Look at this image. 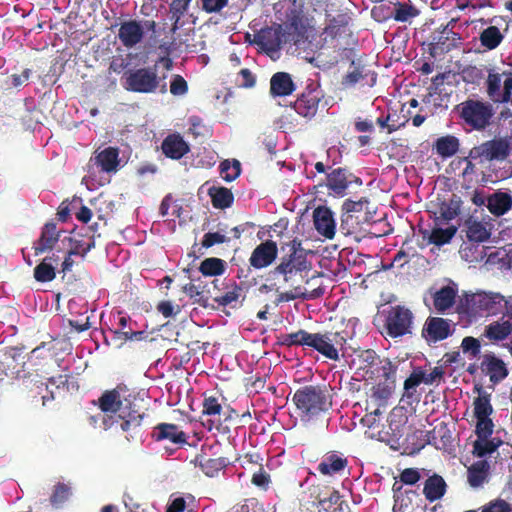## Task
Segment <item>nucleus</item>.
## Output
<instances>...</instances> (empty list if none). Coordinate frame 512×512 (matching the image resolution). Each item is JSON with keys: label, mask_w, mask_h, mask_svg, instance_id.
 Wrapping results in <instances>:
<instances>
[{"label": "nucleus", "mask_w": 512, "mask_h": 512, "mask_svg": "<svg viewBox=\"0 0 512 512\" xmlns=\"http://www.w3.org/2000/svg\"><path fill=\"white\" fill-rule=\"evenodd\" d=\"M295 111L303 117H313L318 110V100L315 96H302L295 101Z\"/></svg>", "instance_id": "obj_40"}, {"label": "nucleus", "mask_w": 512, "mask_h": 512, "mask_svg": "<svg viewBox=\"0 0 512 512\" xmlns=\"http://www.w3.org/2000/svg\"><path fill=\"white\" fill-rule=\"evenodd\" d=\"M154 22L145 21L144 23L135 20L123 22L118 30V37L126 48H132L140 43L144 36L145 28L153 29Z\"/></svg>", "instance_id": "obj_13"}, {"label": "nucleus", "mask_w": 512, "mask_h": 512, "mask_svg": "<svg viewBox=\"0 0 512 512\" xmlns=\"http://www.w3.org/2000/svg\"><path fill=\"white\" fill-rule=\"evenodd\" d=\"M252 483L258 487L266 488L269 483V476L265 472L259 471L253 475Z\"/></svg>", "instance_id": "obj_63"}, {"label": "nucleus", "mask_w": 512, "mask_h": 512, "mask_svg": "<svg viewBox=\"0 0 512 512\" xmlns=\"http://www.w3.org/2000/svg\"><path fill=\"white\" fill-rule=\"evenodd\" d=\"M507 32V27L504 29L495 25H490L483 29L479 36V41L482 47L486 50L496 49L504 40Z\"/></svg>", "instance_id": "obj_28"}, {"label": "nucleus", "mask_w": 512, "mask_h": 512, "mask_svg": "<svg viewBox=\"0 0 512 512\" xmlns=\"http://www.w3.org/2000/svg\"><path fill=\"white\" fill-rule=\"evenodd\" d=\"M490 478V464L486 460H479L473 463L467 470V480L474 488H481L488 483Z\"/></svg>", "instance_id": "obj_21"}, {"label": "nucleus", "mask_w": 512, "mask_h": 512, "mask_svg": "<svg viewBox=\"0 0 512 512\" xmlns=\"http://www.w3.org/2000/svg\"><path fill=\"white\" fill-rule=\"evenodd\" d=\"M200 272L204 276H218L225 272V262L219 258H207L200 264Z\"/></svg>", "instance_id": "obj_43"}, {"label": "nucleus", "mask_w": 512, "mask_h": 512, "mask_svg": "<svg viewBox=\"0 0 512 512\" xmlns=\"http://www.w3.org/2000/svg\"><path fill=\"white\" fill-rule=\"evenodd\" d=\"M456 233L455 227H448V228H434L431 231H424L423 236L424 238L428 239V242L431 244H435L437 246H442L444 244H447L451 241L453 236Z\"/></svg>", "instance_id": "obj_38"}, {"label": "nucleus", "mask_w": 512, "mask_h": 512, "mask_svg": "<svg viewBox=\"0 0 512 512\" xmlns=\"http://www.w3.org/2000/svg\"><path fill=\"white\" fill-rule=\"evenodd\" d=\"M313 222L316 231L327 239L335 235L336 222L333 212L324 206L316 208L313 212Z\"/></svg>", "instance_id": "obj_20"}, {"label": "nucleus", "mask_w": 512, "mask_h": 512, "mask_svg": "<svg viewBox=\"0 0 512 512\" xmlns=\"http://www.w3.org/2000/svg\"><path fill=\"white\" fill-rule=\"evenodd\" d=\"M256 43L265 51L272 53L280 48V37L272 29L261 30L255 37Z\"/></svg>", "instance_id": "obj_35"}, {"label": "nucleus", "mask_w": 512, "mask_h": 512, "mask_svg": "<svg viewBox=\"0 0 512 512\" xmlns=\"http://www.w3.org/2000/svg\"><path fill=\"white\" fill-rule=\"evenodd\" d=\"M238 84L241 87H253L255 85V77L249 69H241L238 74Z\"/></svg>", "instance_id": "obj_59"}, {"label": "nucleus", "mask_w": 512, "mask_h": 512, "mask_svg": "<svg viewBox=\"0 0 512 512\" xmlns=\"http://www.w3.org/2000/svg\"><path fill=\"white\" fill-rule=\"evenodd\" d=\"M114 339L119 340H130V341H141L146 337V333L144 331H120V330H111Z\"/></svg>", "instance_id": "obj_50"}, {"label": "nucleus", "mask_w": 512, "mask_h": 512, "mask_svg": "<svg viewBox=\"0 0 512 512\" xmlns=\"http://www.w3.org/2000/svg\"><path fill=\"white\" fill-rule=\"evenodd\" d=\"M394 6L392 18L397 22H409L419 15V10L410 2L391 1Z\"/></svg>", "instance_id": "obj_34"}, {"label": "nucleus", "mask_w": 512, "mask_h": 512, "mask_svg": "<svg viewBox=\"0 0 512 512\" xmlns=\"http://www.w3.org/2000/svg\"><path fill=\"white\" fill-rule=\"evenodd\" d=\"M511 152V143L506 138H495L473 147L469 158L478 163L505 160Z\"/></svg>", "instance_id": "obj_7"}, {"label": "nucleus", "mask_w": 512, "mask_h": 512, "mask_svg": "<svg viewBox=\"0 0 512 512\" xmlns=\"http://www.w3.org/2000/svg\"><path fill=\"white\" fill-rule=\"evenodd\" d=\"M487 94L495 103H507L512 93V74L509 73L504 80L502 74L490 72L487 77Z\"/></svg>", "instance_id": "obj_12"}, {"label": "nucleus", "mask_w": 512, "mask_h": 512, "mask_svg": "<svg viewBox=\"0 0 512 512\" xmlns=\"http://www.w3.org/2000/svg\"><path fill=\"white\" fill-rule=\"evenodd\" d=\"M278 248L276 242L267 240L259 244L252 252L249 259L250 265L256 269L269 266L277 257Z\"/></svg>", "instance_id": "obj_18"}, {"label": "nucleus", "mask_w": 512, "mask_h": 512, "mask_svg": "<svg viewBox=\"0 0 512 512\" xmlns=\"http://www.w3.org/2000/svg\"><path fill=\"white\" fill-rule=\"evenodd\" d=\"M483 512H512V504L503 499L490 501L481 507Z\"/></svg>", "instance_id": "obj_49"}, {"label": "nucleus", "mask_w": 512, "mask_h": 512, "mask_svg": "<svg viewBox=\"0 0 512 512\" xmlns=\"http://www.w3.org/2000/svg\"><path fill=\"white\" fill-rule=\"evenodd\" d=\"M293 401L302 420L309 421L331 407V399L321 386L307 385L298 389Z\"/></svg>", "instance_id": "obj_3"}, {"label": "nucleus", "mask_w": 512, "mask_h": 512, "mask_svg": "<svg viewBox=\"0 0 512 512\" xmlns=\"http://www.w3.org/2000/svg\"><path fill=\"white\" fill-rule=\"evenodd\" d=\"M440 215L444 220H452L458 215L457 208L443 204L440 208Z\"/></svg>", "instance_id": "obj_64"}, {"label": "nucleus", "mask_w": 512, "mask_h": 512, "mask_svg": "<svg viewBox=\"0 0 512 512\" xmlns=\"http://www.w3.org/2000/svg\"><path fill=\"white\" fill-rule=\"evenodd\" d=\"M240 172L241 168L238 160L232 162L225 160L220 164L221 176L227 182L234 181L240 175Z\"/></svg>", "instance_id": "obj_45"}, {"label": "nucleus", "mask_w": 512, "mask_h": 512, "mask_svg": "<svg viewBox=\"0 0 512 512\" xmlns=\"http://www.w3.org/2000/svg\"><path fill=\"white\" fill-rule=\"evenodd\" d=\"M156 441H170L174 444L186 443V434L175 424L161 423L158 424L152 434Z\"/></svg>", "instance_id": "obj_22"}, {"label": "nucleus", "mask_w": 512, "mask_h": 512, "mask_svg": "<svg viewBox=\"0 0 512 512\" xmlns=\"http://www.w3.org/2000/svg\"><path fill=\"white\" fill-rule=\"evenodd\" d=\"M157 310L165 318L172 317L180 311L179 307H175L171 301H161L157 305Z\"/></svg>", "instance_id": "obj_58"}, {"label": "nucleus", "mask_w": 512, "mask_h": 512, "mask_svg": "<svg viewBox=\"0 0 512 512\" xmlns=\"http://www.w3.org/2000/svg\"><path fill=\"white\" fill-rule=\"evenodd\" d=\"M279 342L287 347H307L317 351L326 359L339 361L341 356L344 355L347 339L340 332L310 333L300 329L296 332L282 335Z\"/></svg>", "instance_id": "obj_2"}, {"label": "nucleus", "mask_w": 512, "mask_h": 512, "mask_svg": "<svg viewBox=\"0 0 512 512\" xmlns=\"http://www.w3.org/2000/svg\"><path fill=\"white\" fill-rule=\"evenodd\" d=\"M364 78L363 72L355 68L353 71L348 72L342 79V86L345 88H352Z\"/></svg>", "instance_id": "obj_54"}, {"label": "nucleus", "mask_w": 512, "mask_h": 512, "mask_svg": "<svg viewBox=\"0 0 512 512\" xmlns=\"http://www.w3.org/2000/svg\"><path fill=\"white\" fill-rule=\"evenodd\" d=\"M187 91L188 85L186 80L180 75H175L170 83L171 94L174 96H183L187 93Z\"/></svg>", "instance_id": "obj_51"}, {"label": "nucleus", "mask_w": 512, "mask_h": 512, "mask_svg": "<svg viewBox=\"0 0 512 512\" xmlns=\"http://www.w3.org/2000/svg\"><path fill=\"white\" fill-rule=\"evenodd\" d=\"M426 477L427 479L423 488V494L425 495V498L430 502L441 499L447 489V484L443 477L438 474H428Z\"/></svg>", "instance_id": "obj_24"}, {"label": "nucleus", "mask_w": 512, "mask_h": 512, "mask_svg": "<svg viewBox=\"0 0 512 512\" xmlns=\"http://www.w3.org/2000/svg\"><path fill=\"white\" fill-rule=\"evenodd\" d=\"M490 231L486 225L479 221H470L467 226V238L470 241L481 243L490 238Z\"/></svg>", "instance_id": "obj_42"}, {"label": "nucleus", "mask_w": 512, "mask_h": 512, "mask_svg": "<svg viewBox=\"0 0 512 512\" xmlns=\"http://www.w3.org/2000/svg\"><path fill=\"white\" fill-rule=\"evenodd\" d=\"M197 507L196 499L193 495L176 497L171 500L166 512H195Z\"/></svg>", "instance_id": "obj_41"}, {"label": "nucleus", "mask_w": 512, "mask_h": 512, "mask_svg": "<svg viewBox=\"0 0 512 512\" xmlns=\"http://www.w3.org/2000/svg\"><path fill=\"white\" fill-rule=\"evenodd\" d=\"M309 269L310 263L307 260L305 250L296 248V246L293 245L290 253L283 256L280 263L270 273L273 276H283L284 281L288 283L294 275Z\"/></svg>", "instance_id": "obj_9"}, {"label": "nucleus", "mask_w": 512, "mask_h": 512, "mask_svg": "<svg viewBox=\"0 0 512 512\" xmlns=\"http://www.w3.org/2000/svg\"><path fill=\"white\" fill-rule=\"evenodd\" d=\"M512 304L497 292L480 291L466 297V312L470 317H489L502 314Z\"/></svg>", "instance_id": "obj_4"}, {"label": "nucleus", "mask_w": 512, "mask_h": 512, "mask_svg": "<svg viewBox=\"0 0 512 512\" xmlns=\"http://www.w3.org/2000/svg\"><path fill=\"white\" fill-rule=\"evenodd\" d=\"M295 90V85L286 72L275 73L270 80V93L272 96H288Z\"/></svg>", "instance_id": "obj_27"}, {"label": "nucleus", "mask_w": 512, "mask_h": 512, "mask_svg": "<svg viewBox=\"0 0 512 512\" xmlns=\"http://www.w3.org/2000/svg\"><path fill=\"white\" fill-rule=\"evenodd\" d=\"M512 336V307L501 314L496 320L487 324L481 337L489 340L493 344H499Z\"/></svg>", "instance_id": "obj_11"}, {"label": "nucleus", "mask_w": 512, "mask_h": 512, "mask_svg": "<svg viewBox=\"0 0 512 512\" xmlns=\"http://www.w3.org/2000/svg\"><path fill=\"white\" fill-rule=\"evenodd\" d=\"M474 453L478 457H485L496 451L503 443L498 436H493L494 423L490 417L476 418Z\"/></svg>", "instance_id": "obj_8"}, {"label": "nucleus", "mask_w": 512, "mask_h": 512, "mask_svg": "<svg viewBox=\"0 0 512 512\" xmlns=\"http://www.w3.org/2000/svg\"><path fill=\"white\" fill-rule=\"evenodd\" d=\"M222 411V406L217 397L208 396L203 401V415L209 417H218Z\"/></svg>", "instance_id": "obj_48"}, {"label": "nucleus", "mask_w": 512, "mask_h": 512, "mask_svg": "<svg viewBox=\"0 0 512 512\" xmlns=\"http://www.w3.org/2000/svg\"><path fill=\"white\" fill-rule=\"evenodd\" d=\"M486 206L490 213L502 216L512 207V197L507 192L497 191L487 197Z\"/></svg>", "instance_id": "obj_25"}, {"label": "nucleus", "mask_w": 512, "mask_h": 512, "mask_svg": "<svg viewBox=\"0 0 512 512\" xmlns=\"http://www.w3.org/2000/svg\"><path fill=\"white\" fill-rule=\"evenodd\" d=\"M183 291L187 294L194 302L201 304L202 291L199 286L188 283L183 287Z\"/></svg>", "instance_id": "obj_60"}, {"label": "nucleus", "mask_w": 512, "mask_h": 512, "mask_svg": "<svg viewBox=\"0 0 512 512\" xmlns=\"http://www.w3.org/2000/svg\"><path fill=\"white\" fill-rule=\"evenodd\" d=\"M456 294L457 290L455 288L451 286L442 287L434 294L435 309L439 312H444L452 307L455 302Z\"/></svg>", "instance_id": "obj_37"}, {"label": "nucleus", "mask_w": 512, "mask_h": 512, "mask_svg": "<svg viewBox=\"0 0 512 512\" xmlns=\"http://www.w3.org/2000/svg\"><path fill=\"white\" fill-rule=\"evenodd\" d=\"M163 153L172 159H180L188 151V145L180 135H169L162 143Z\"/></svg>", "instance_id": "obj_29"}, {"label": "nucleus", "mask_w": 512, "mask_h": 512, "mask_svg": "<svg viewBox=\"0 0 512 512\" xmlns=\"http://www.w3.org/2000/svg\"><path fill=\"white\" fill-rule=\"evenodd\" d=\"M340 500V494L337 491H333L329 497H325L319 500V509L326 512H330L332 506L336 505Z\"/></svg>", "instance_id": "obj_57"}, {"label": "nucleus", "mask_w": 512, "mask_h": 512, "mask_svg": "<svg viewBox=\"0 0 512 512\" xmlns=\"http://www.w3.org/2000/svg\"><path fill=\"white\" fill-rule=\"evenodd\" d=\"M240 296V289L235 288L231 291L226 292L224 295L218 296L215 298V302H217L220 306H228L233 302H236Z\"/></svg>", "instance_id": "obj_56"}, {"label": "nucleus", "mask_w": 512, "mask_h": 512, "mask_svg": "<svg viewBox=\"0 0 512 512\" xmlns=\"http://www.w3.org/2000/svg\"><path fill=\"white\" fill-rule=\"evenodd\" d=\"M208 194L215 208L225 209L233 204L234 196L232 192L225 187L212 186L208 189Z\"/></svg>", "instance_id": "obj_36"}, {"label": "nucleus", "mask_w": 512, "mask_h": 512, "mask_svg": "<svg viewBox=\"0 0 512 512\" xmlns=\"http://www.w3.org/2000/svg\"><path fill=\"white\" fill-rule=\"evenodd\" d=\"M392 394V386L387 383H379L373 387L372 398L376 401L384 402Z\"/></svg>", "instance_id": "obj_52"}, {"label": "nucleus", "mask_w": 512, "mask_h": 512, "mask_svg": "<svg viewBox=\"0 0 512 512\" xmlns=\"http://www.w3.org/2000/svg\"><path fill=\"white\" fill-rule=\"evenodd\" d=\"M348 466V459L340 452H327L318 464L317 470L324 476L343 475Z\"/></svg>", "instance_id": "obj_16"}, {"label": "nucleus", "mask_w": 512, "mask_h": 512, "mask_svg": "<svg viewBox=\"0 0 512 512\" xmlns=\"http://www.w3.org/2000/svg\"><path fill=\"white\" fill-rule=\"evenodd\" d=\"M457 108L464 124L477 131L484 130L490 124L494 115L493 106L480 100H466L460 103Z\"/></svg>", "instance_id": "obj_6"}, {"label": "nucleus", "mask_w": 512, "mask_h": 512, "mask_svg": "<svg viewBox=\"0 0 512 512\" xmlns=\"http://www.w3.org/2000/svg\"><path fill=\"white\" fill-rule=\"evenodd\" d=\"M324 293L325 289L321 285L317 286L316 288L310 291L304 287L298 286L291 291L281 293L279 295L278 301L289 302L296 299L313 300L321 297Z\"/></svg>", "instance_id": "obj_30"}, {"label": "nucleus", "mask_w": 512, "mask_h": 512, "mask_svg": "<svg viewBox=\"0 0 512 512\" xmlns=\"http://www.w3.org/2000/svg\"><path fill=\"white\" fill-rule=\"evenodd\" d=\"M228 3V0H203V9L208 13L219 12Z\"/></svg>", "instance_id": "obj_61"}, {"label": "nucleus", "mask_w": 512, "mask_h": 512, "mask_svg": "<svg viewBox=\"0 0 512 512\" xmlns=\"http://www.w3.org/2000/svg\"><path fill=\"white\" fill-rule=\"evenodd\" d=\"M226 236L219 232H208L204 235L202 245L206 248L212 247L215 244L224 243Z\"/></svg>", "instance_id": "obj_55"}, {"label": "nucleus", "mask_w": 512, "mask_h": 512, "mask_svg": "<svg viewBox=\"0 0 512 512\" xmlns=\"http://www.w3.org/2000/svg\"><path fill=\"white\" fill-rule=\"evenodd\" d=\"M459 139L453 135L439 137L434 143L436 153L446 159L455 155L459 150Z\"/></svg>", "instance_id": "obj_33"}, {"label": "nucleus", "mask_w": 512, "mask_h": 512, "mask_svg": "<svg viewBox=\"0 0 512 512\" xmlns=\"http://www.w3.org/2000/svg\"><path fill=\"white\" fill-rule=\"evenodd\" d=\"M425 476H428V471L425 469L407 468L401 472L400 481L406 485H413Z\"/></svg>", "instance_id": "obj_46"}, {"label": "nucleus", "mask_w": 512, "mask_h": 512, "mask_svg": "<svg viewBox=\"0 0 512 512\" xmlns=\"http://www.w3.org/2000/svg\"><path fill=\"white\" fill-rule=\"evenodd\" d=\"M70 496V487L66 484H58L51 496V502L54 505H60Z\"/></svg>", "instance_id": "obj_53"}, {"label": "nucleus", "mask_w": 512, "mask_h": 512, "mask_svg": "<svg viewBox=\"0 0 512 512\" xmlns=\"http://www.w3.org/2000/svg\"><path fill=\"white\" fill-rule=\"evenodd\" d=\"M349 17L345 14H339L331 19L328 25L325 27L323 34L325 35V41L327 38L332 40L341 38L350 33L349 31Z\"/></svg>", "instance_id": "obj_32"}, {"label": "nucleus", "mask_w": 512, "mask_h": 512, "mask_svg": "<svg viewBox=\"0 0 512 512\" xmlns=\"http://www.w3.org/2000/svg\"><path fill=\"white\" fill-rule=\"evenodd\" d=\"M481 370L494 385L500 383L508 376L505 362L493 353H487L483 356Z\"/></svg>", "instance_id": "obj_17"}, {"label": "nucleus", "mask_w": 512, "mask_h": 512, "mask_svg": "<svg viewBox=\"0 0 512 512\" xmlns=\"http://www.w3.org/2000/svg\"><path fill=\"white\" fill-rule=\"evenodd\" d=\"M349 184L346 170L342 168L332 170L326 177V186L330 195L343 197Z\"/></svg>", "instance_id": "obj_23"}, {"label": "nucleus", "mask_w": 512, "mask_h": 512, "mask_svg": "<svg viewBox=\"0 0 512 512\" xmlns=\"http://www.w3.org/2000/svg\"><path fill=\"white\" fill-rule=\"evenodd\" d=\"M55 276V268L52 264L47 262V259H44L34 269V277L38 282H50L55 278Z\"/></svg>", "instance_id": "obj_44"}, {"label": "nucleus", "mask_w": 512, "mask_h": 512, "mask_svg": "<svg viewBox=\"0 0 512 512\" xmlns=\"http://www.w3.org/2000/svg\"><path fill=\"white\" fill-rule=\"evenodd\" d=\"M192 462L209 477H214L225 465L220 458H206L203 455L196 456Z\"/></svg>", "instance_id": "obj_39"}, {"label": "nucleus", "mask_w": 512, "mask_h": 512, "mask_svg": "<svg viewBox=\"0 0 512 512\" xmlns=\"http://www.w3.org/2000/svg\"><path fill=\"white\" fill-rule=\"evenodd\" d=\"M91 404L100 410L89 417V423L95 428L107 430L119 424L122 431H130L141 424L142 415L131 407L130 401L123 399L119 388L105 391Z\"/></svg>", "instance_id": "obj_1"}, {"label": "nucleus", "mask_w": 512, "mask_h": 512, "mask_svg": "<svg viewBox=\"0 0 512 512\" xmlns=\"http://www.w3.org/2000/svg\"><path fill=\"white\" fill-rule=\"evenodd\" d=\"M123 87L128 91L145 94L158 90L164 93L167 90L166 82L158 76L155 67H142L125 72Z\"/></svg>", "instance_id": "obj_5"}, {"label": "nucleus", "mask_w": 512, "mask_h": 512, "mask_svg": "<svg viewBox=\"0 0 512 512\" xmlns=\"http://www.w3.org/2000/svg\"><path fill=\"white\" fill-rule=\"evenodd\" d=\"M58 237L56 225L54 223H47L43 227L40 238L33 244L35 255H40L52 249L58 242Z\"/></svg>", "instance_id": "obj_26"}, {"label": "nucleus", "mask_w": 512, "mask_h": 512, "mask_svg": "<svg viewBox=\"0 0 512 512\" xmlns=\"http://www.w3.org/2000/svg\"><path fill=\"white\" fill-rule=\"evenodd\" d=\"M413 314L404 306L389 309L385 319V328L390 337L397 338L412 332Z\"/></svg>", "instance_id": "obj_10"}, {"label": "nucleus", "mask_w": 512, "mask_h": 512, "mask_svg": "<svg viewBox=\"0 0 512 512\" xmlns=\"http://www.w3.org/2000/svg\"><path fill=\"white\" fill-rule=\"evenodd\" d=\"M363 204L364 201L362 200L354 201L347 199L344 201L342 208L346 213L360 212L363 209Z\"/></svg>", "instance_id": "obj_62"}, {"label": "nucleus", "mask_w": 512, "mask_h": 512, "mask_svg": "<svg viewBox=\"0 0 512 512\" xmlns=\"http://www.w3.org/2000/svg\"><path fill=\"white\" fill-rule=\"evenodd\" d=\"M454 332L453 324L450 320L443 318H430L426 321L423 334L429 343H436L444 340Z\"/></svg>", "instance_id": "obj_15"}, {"label": "nucleus", "mask_w": 512, "mask_h": 512, "mask_svg": "<svg viewBox=\"0 0 512 512\" xmlns=\"http://www.w3.org/2000/svg\"><path fill=\"white\" fill-rule=\"evenodd\" d=\"M463 353L468 354L470 359L476 358L481 352V343L479 339L467 336L461 342Z\"/></svg>", "instance_id": "obj_47"}, {"label": "nucleus", "mask_w": 512, "mask_h": 512, "mask_svg": "<svg viewBox=\"0 0 512 512\" xmlns=\"http://www.w3.org/2000/svg\"><path fill=\"white\" fill-rule=\"evenodd\" d=\"M475 390L478 393V397L474 399V417L475 418H487L493 414V406L491 404V393L484 390L481 386H475Z\"/></svg>", "instance_id": "obj_31"}, {"label": "nucleus", "mask_w": 512, "mask_h": 512, "mask_svg": "<svg viewBox=\"0 0 512 512\" xmlns=\"http://www.w3.org/2000/svg\"><path fill=\"white\" fill-rule=\"evenodd\" d=\"M443 372L440 368H434L431 372L426 373L421 369L414 370L412 374L404 382V399H415L417 387L421 383L433 384L442 377Z\"/></svg>", "instance_id": "obj_14"}, {"label": "nucleus", "mask_w": 512, "mask_h": 512, "mask_svg": "<svg viewBox=\"0 0 512 512\" xmlns=\"http://www.w3.org/2000/svg\"><path fill=\"white\" fill-rule=\"evenodd\" d=\"M90 163L97 166L102 172L115 173L120 163L119 150L115 147L96 150L94 156L90 159Z\"/></svg>", "instance_id": "obj_19"}]
</instances>
